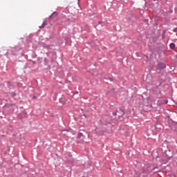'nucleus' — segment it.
<instances>
[{"instance_id": "nucleus-4", "label": "nucleus", "mask_w": 177, "mask_h": 177, "mask_svg": "<svg viewBox=\"0 0 177 177\" xmlns=\"http://www.w3.org/2000/svg\"><path fill=\"white\" fill-rule=\"evenodd\" d=\"M170 48H171V49H175V44L171 43V44H170Z\"/></svg>"}, {"instance_id": "nucleus-2", "label": "nucleus", "mask_w": 177, "mask_h": 177, "mask_svg": "<svg viewBox=\"0 0 177 177\" xmlns=\"http://www.w3.org/2000/svg\"><path fill=\"white\" fill-rule=\"evenodd\" d=\"M57 12H54L52 13V15L49 17L50 20H52V19H55V17H57Z\"/></svg>"}, {"instance_id": "nucleus-1", "label": "nucleus", "mask_w": 177, "mask_h": 177, "mask_svg": "<svg viewBox=\"0 0 177 177\" xmlns=\"http://www.w3.org/2000/svg\"><path fill=\"white\" fill-rule=\"evenodd\" d=\"M165 64L164 63H160L157 66V69L158 70H161V68H165Z\"/></svg>"}, {"instance_id": "nucleus-3", "label": "nucleus", "mask_w": 177, "mask_h": 177, "mask_svg": "<svg viewBox=\"0 0 177 177\" xmlns=\"http://www.w3.org/2000/svg\"><path fill=\"white\" fill-rule=\"evenodd\" d=\"M48 24V22L46 21H44L41 26H40V28H44V27H45V26H46Z\"/></svg>"}, {"instance_id": "nucleus-5", "label": "nucleus", "mask_w": 177, "mask_h": 177, "mask_svg": "<svg viewBox=\"0 0 177 177\" xmlns=\"http://www.w3.org/2000/svg\"><path fill=\"white\" fill-rule=\"evenodd\" d=\"M84 136V134H82V133H80L78 135H77V138L79 139H80V138H82Z\"/></svg>"}, {"instance_id": "nucleus-6", "label": "nucleus", "mask_w": 177, "mask_h": 177, "mask_svg": "<svg viewBox=\"0 0 177 177\" xmlns=\"http://www.w3.org/2000/svg\"><path fill=\"white\" fill-rule=\"evenodd\" d=\"M33 99H37V97L36 96H33Z\"/></svg>"}]
</instances>
